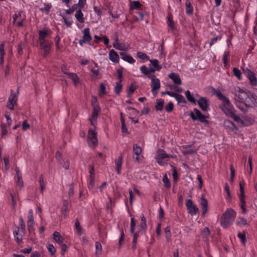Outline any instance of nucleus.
<instances>
[{"label": "nucleus", "mask_w": 257, "mask_h": 257, "mask_svg": "<svg viewBox=\"0 0 257 257\" xmlns=\"http://www.w3.org/2000/svg\"><path fill=\"white\" fill-rule=\"evenodd\" d=\"M215 94L217 98L221 101L219 105V108L225 114V115L231 118L237 123L243 124V121L236 114V110L231 104L229 99L224 96L220 90H216Z\"/></svg>", "instance_id": "f257e3e1"}, {"label": "nucleus", "mask_w": 257, "mask_h": 257, "mask_svg": "<svg viewBox=\"0 0 257 257\" xmlns=\"http://www.w3.org/2000/svg\"><path fill=\"white\" fill-rule=\"evenodd\" d=\"M236 213L232 208L226 210L221 217V225L223 227L230 226L234 221Z\"/></svg>", "instance_id": "f03ea898"}, {"label": "nucleus", "mask_w": 257, "mask_h": 257, "mask_svg": "<svg viewBox=\"0 0 257 257\" xmlns=\"http://www.w3.org/2000/svg\"><path fill=\"white\" fill-rule=\"evenodd\" d=\"M245 183L244 181L240 182L239 183V193H238L237 196L239 198V206L242 210V212L244 214L247 212V210L246 208V196L244 194V186Z\"/></svg>", "instance_id": "7ed1b4c3"}, {"label": "nucleus", "mask_w": 257, "mask_h": 257, "mask_svg": "<svg viewBox=\"0 0 257 257\" xmlns=\"http://www.w3.org/2000/svg\"><path fill=\"white\" fill-rule=\"evenodd\" d=\"M40 49L42 51V56L44 58L47 57L51 52L53 43L52 40H49L39 42Z\"/></svg>", "instance_id": "20e7f679"}, {"label": "nucleus", "mask_w": 257, "mask_h": 257, "mask_svg": "<svg viewBox=\"0 0 257 257\" xmlns=\"http://www.w3.org/2000/svg\"><path fill=\"white\" fill-rule=\"evenodd\" d=\"M238 100L244 102L246 105H251L254 103L255 99L251 93L243 90L242 92H241L240 96Z\"/></svg>", "instance_id": "39448f33"}, {"label": "nucleus", "mask_w": 257, "mask_h": 257, "mask_svg": "<svg viewBox=\"0 0 257 257\" xmlns=\"http://www.w3.org/2000/svg\"><path fill=\"white\" fill-rule=\"evenodd\" d=\"M190 116L193 120H198L201 122H207V116L203 114L201 111L196 108L193 109V111L190 113Z\"/></svg>", "instance_id": "423d86ee"}, {"label": "nucleus", "mask_w": 257, "mask_h": 257, "mask_svg": "<svg viewBox=\"0 0 257 257\" xmlns=\"http://www.w3.org/2000/svg\"><path fill=\"white\" fill-rule=\"evenodd\" d=\"M243 73L249 81V83L252 86L257 85V78L255 74L247 68L242 69Z\"/></svg>", "instance_id": "0eeeda50"}, {"label": "nucleus", "mask_w": 257, "mask_h": 257, "mask_svg": "<svg viewBox=\"0 0 257 257\" xmlns=\"http://www.w3.org/2000/svg\"><path fill=\"white\" fill-rule=\"evenodd\" d=\"M18 101V94L15 93L13 89L11 90V94L9 97L7 103V107L8 109L13 110L15 108V105L17 104Z\"/></svg>", "instance_id": "6e6552de"}, {"label": "nucleus", "mask_w": 257, "mask_h": 257, "mask_svg": "<svg viewBox=\"0 0 257 257\" xmlns=\"http://www.w3.org/2000/svg\"><path fill=\"white\" fill-rule=\"evenodd\" d=\"M185 205L187 207L188 213L191 215L194 216L199 212V208L196 204H194L191 199H187L185 202Z\"/></svg>", "instance_id": "1a4fd4ad"}, {"label": "nucleus", "mask_w": 257, "mask_h": 257, "mask_svg": "<svg viewBox=\"0 0 257 257\" xmlns=\"http://www.w3.org/2000/svg\"><path fill=\"white\" fill-rule=\"evenodd\" d=\"M197 103L200 109L203 111H208L210 110L209 107L210 102L208 98L205 97H200Z\"/></svg>", "instance_id": "9d476101"}, {"label": "nucleus", "mask_w": 257, "mask_h": 257, "mask_svg": "<svg viewBox=\"0 0 257 257\" xmlns=\"http://www.w3.org/2000/svg\"><path fill=\"white\" fill-rule=\"evenodd\" d=\"M52 33V31L49 28L44 29L38 31V40L39 42L49 40L47 39V37H50Z\"/></svg>", "instance_id": "9b49d317"}, {"label": "nucleus", "mask_w": 257, "mask_h": 257, "mask_svg": "<svg viewBox=\"0 0 257 257\" xmlns=\"http://www.w3.org/2000/svg\"><path fill=\"white\" fill-rule=\"evenodd\" d=\"M151 79V87L152 92L154 96H156L158 93V90L160 88V81L158 78L153 77Z\"/></svg>", "instance_id": "f8f14e48"}, {"label": "nucleus", "mask_w": 257, "mask_h": 257, "mask_svg": "<svg viewBox=\"0 0 257 257\" xmlns=\"http://www.w3.org/2000/svg\"><path fill=\"white\" fill-rule=\"evenodd\" d=\"M33 211L32 209L30 210L28 213V220L27 221V227L29 232L31 233L33 232L34 229L35 225V221L33 218Z\"/></svg>", "instance_id": "ddd939ff"}, {"label": "nucleus", "mask_w": 257, "mask_h": 257, "mask_svg": "<svg viewBox=\"0 0 257 257\" xmlns=\"http://www.w3.org/2000/svg\"><path fill=\"white\" fill-rule=\"evenodd\" d=\"M200 205L202 210V216H205L208 211V203L207 199L203 195L200 198Z\"/></svg>", "instance_id": "4468645a"}, {"label": "nucleus", "mask_w": 257, "mask_h": 257, "mask_svg": "<svg viewBox=\"0 0 257 257\" xmlns=\"http://www.w3.org/2000/svg\"><path fill=\"white\" fill-rule=\"evenodd\" d=\"M83 33V41L86 42V44L90 45V41L92 40V37L90 34V29L89 28H86L84 29Z\"/></svg>", "instance_id": "2eb2a0df"}, {"label": "nucleus", "mask_w": 257, "mask_h": 257, "mask_svg": "<svg viewBox=\"0 0 257 257\" xmlns=\"http://www.w3.org/2000/svg\"><path fill=\"white\" fill-rule=\"evenodd\" d=\"M109 59L114 63H118L119 60L118 54L113 49H111L109 51Z\"/></svg>", "instance_id": "dca6fc26"}, {"label": "nucleus", "mask_w": 257, "mask_h": 257, "mask_svg": "<svg viewBox=\"0 0 257 257\" xmlns=\"http://www.w3.org/2000/svg\"><path fill=\"white\" fill-rule=\"evenodd\" d=\"M168 77L171 79L174 82V83L176 85H181L182 83L181 80L179 75L174 72H172L170 73L168 75Z\"/></svg>", "instance_id": "f3484780"}, {"label": "nucleus", "mask_w": 257, "mask_h": 257, "mask_svg": "<svg viewBox=\"0 0 257 257\" xmlns=\"http://www.w3.org/2000/svg\"><path fill=\"white\" fill-rule=\"evenodd\" d=\"M120 55L121 56V59L130 64H133L135 63L136 60L131 55H127L124 52H120Z\"/></svg>", "instance_id": "a211bd4d"}, {"label": "nucleus", "mask_w": 257, "mask_h": 257, "mask_svg": "<svg viewBox=\"0 0 257 257\" xmlns=\"http://www.w3.org/2000/svg\"><path fill=\"white\" fill-rule=\"evenodd\" d=\"M191 145H183L182 146L181 152L184 155H192L196 153V150L192 149H188Z\"/></svg>", "instance_id": "6ab92c4d"}, {"label": "nucleus", "mask_w": 257, "mask_h": 257, "mask_svg": "<svg viewBox=\"0 0 257 257\" xmlns=\"http://www.w3.org/2000/svg\"><path fill=\"white\" fill-rule=\"evenodd\" d=\"M64 73L67 75L72 80L75 86L80 83V78L76 74L67 72H64Z\"/></svg>", "instance_id": "aec40b11"}, {"label": "nucleus", "mask_w": 257, "mask_h": 257, "mask_svg": "<svg viewBox=\"0 0 257 257\" xmlns=\"http://www.w3.org/2000/svg\"><path fill=\"white\" fill-rule=\"evenodd\" d=\"M122 163V155L121 154L116 160L115 164L117 174H120L121 170V166Z\"/></svg>", "instance_id": "412c9836"}, {"label": "nucleus", "mask_w": 257, "mask_h": 257, "mask_svg": "<svg viewBox=\"0 0 257 257\" xmlns=\"http://www.w3.org/2000/svg\"><path fill=\"white\" fill-rule=\"evenodd\" d=\"M137 57L140 59L142 63H145L150 60L149 56L142 52H137Z\"/></svg>", "instance_id": "4be33fe9"}, {"label": "nucleus", "mask_w": 257, "mask_h": 257, "mask_svg": "<svg viewBox=\"0 0 257 257\" xmlns=\"http://www.w3.org/2000/svg\"><path fill=\"white\" fill-rule=\"evenodd\" d=\"M170 155L166 154L164 150H161L156 155V160H163L165 158H169Z\"/></svg>", "instance_id": "5701e85b"}, {"label": "nucleus", "mask_w": 257, "mask_h": 257, "mask_svg": "<svg viewBox=\"0 0 257 257\" xmlns=\"http://www.w3.org/2000/svg\"><path fill=\"white\" fill-rule=\"evenodd\" d=\"M75 17L79 23H84L85 18L84 17V15L80 9H79L76 11V13L75 14Z\"/></svg>", "instance_id": "b1692460"}, {"label": "nucleus", "mask_w": 257, "mask_h": 257, "mask_svg": "<svg viewBox=\"0 0 257 257\" xmlns=\"http://www.w3.org/2000/svg\"><path fill=\"white\" fill-rule=\"evenodd\" d=\"M54 240L59 244L62 243L64 241V238L61 235L59 232L57 231L53 233Z\"/></svg>", "instance_id": "393cba45"}, {"label": "nucleus", "mask_w": 257, "mask_h": 257, "mask_svg": "<svg viewBox=\"0 0 257 257\" xmlns=\"http://www.w3.org/2000/svg\"><path fill=\"white\" fill-rule=\"evenodd\" d=\"M235 223L236 225L240 227L248 225L247 220L245 218L240 216L237 218Z\"/></svg>", "instance_id": "a878e982"}, {"label": "nucleus", "mask_w": 257, "mask_h": 257, "mask_svg": "<svg viewBox=\"0 0 257 257\" xmlns=\"http://www.w3.org/2000/svg\"><path fill=\"white\" fill-rule=\"evenodd\" d=\"M164 104V100L162 98L157 99L156 100V104L155 105V109L157 111H162L163 109Z\"/></svg>", "instance_id": "bb28decb"}, {"label": "nucleus", "mask_w": 257, "mask_h": 257, "mask_svg": "<svg viewBox=\"0 0 257 257\" xmlns=\"http://www.w3.org/2000/svg\"><path fill=\"white\" fill-rule=\"evenodd\" d=\"M5 55L4 43L0 44V64L3 65L4 63V57Z\"/></svg>", "instance_id": "cd10ccee"}, {"label": "nucleus", "mask_w": 257, "mask_h": 257, "mask_svg": "<svg viewBox=\"0 0 257 257\" xmlns=\"http://www.w3.org/2000/svg\"><path fill=\"white\" fill-rule=\"evenodd\" d=\"M210 230L207 227H205L201 231V235L204 241H207L210 236Z\"/></svg>", "instance_id": "c85d7f7f"}, {"label": "nucleus", "mask_w": 257, "mask_h": 257, "mask_svg": "<svg viewBox=\"0 0 257 257\" xmlns=\"http://www.w3.org/2000/svg\"><path fill=\"white\" fill-rule=\"evenodd\" d=\"M186 13L188 15H191L193 13V7L189 0H187L185 3Z\"/></svg>", "instance_id": "c756f323"}, {"label": "nucleus", "mask_w": 257, "mask_h": 257, "mask_svg": "<svg viewBox=\"0 0 257 257\" xmlns=\"http://www.w3.org/2000/svg\"><path fill=\"white\" fill-rule=\"evenodd\" d=\"M243 90L241 89L239 87H235L232 90V93L234 95L235 99L238 100L239 97L240 96L241 92H242Z\"/></svg>", "instance_id": "7c9ffc66"}, {"label": "nucleus", "mask_w": 257, "mask_h": 257, "mask_svg": "<svg viewBox=\"0 0 257 257\" xmlns=\"http://www.w3.org/2000/svg\"><path fill=\"white\" fill-rule=\"evenodd\" d=\"M243 90L241 89L239 87H235L232 90V93L234 95L235 99L238 100L239 97L240 96L241 92H242Z\"/></svg>", "instance_id": "2f4dec72"}, {"label": "nucleus", "mask_w": 257, "mask_h": 257, "mask_svg": "<svg viewBox=\"0 0 257 257\" xmlns=\"http://www.w3.org/2000/svg\"><path fill=\"white\" fill-rule=\"evenodd\" d=\"M185 95L187 100L192 103L196 104L197 101L194 97L191 95V92L189 90H187L185 92Z\"/></svg>", "instance_id": "473e14b6"}, {"label": "nucleus", "mask_w": 257, "mask_h": 257, "mask_svg": "<svg viewBox=\"0 0 257 257\" xmlns=\"http://www.w3.org/2000/svg\"><path fill=\"white\" fill-rule=\"evenodd\" d=\"M14 235L17 242L20 244L22 242L23 236L24 235H22V233L18 232L17 230L14 231Z\"/></svg>", "instance_id": "72a5a7b5"}, {"label": "nucleus", "mask_w": 257, "mask_h": 257, "mask_svg": "<svg viewBox=\"0 0 257 257\" xmlns=\"http://www.w3.org/2000/svg\"><path fill=\"white\" fill-rule=\"evenodd\" d=\"M142 6V4L139 1H134L130 3V9L132 10H138Z\"/></svg>", "instance_id": "f704fd0d"}, {"label": "nucleus", "mask_w": 257, "mask_h": 257, "mask_svg": "<svg viewBox=\"0 0 257 257\" xmlns=\"http://www.w3.org/2000/svg\"><path fill=\"white\" fill-rule=\"evenodd\" d=\"M39 183L40 187V192L43 194L44 191L45 189V183L44 182V177L41 175L39 179Z\"/></svg>", "instance_id": "c9c22d12"}, {"label": "nucleus", "mask_w": 257, "mask_h": 257, "mask_svg": "<svg viewBox=\"0 0 257 257\" xmlns=\"http://www.w3.org/2000/svg\"><path fill=\"white\" fill-rule=\"evenodd\" d=\"M26 43L24 41H21L18 46V53L21 56L23 54V49L26 47Z\"/></svg>", "instance_id": "e433bc0d"}, {"label": "nucleus", "mask_w": 257, "mask_h": 257, "mask_svg": "<svg viewBox=\"0 0 257 257\" xmlns=\"http://www.w3.org/2000/svg\"><path fill=\"white\" fill-rule=\"evenodd\" d=\"M87 142L90 147L94 148L98 145V140L97 138L87 139Z\"/></svg>", "instance_id": "4c0bfd02"}, {"label": "nucleus", "mask_w": 257, "mask_h": 257, "mask_svg": "<svg viewBox=\"0 0 257 257\" xmlns=\"http://www.w3.org/2000/svg\"><path fill=\"white\" fill-rule=\"evenodd\" d=\"M224 126L225 127L229 128L232 131H233L234 129H237V127L234 123L229 120H225L224 121Z\"/></svg>", "instance_id": "58836bf2"}, {"label": "nucleus", "mask_w": 257, "mask_h": 257, "mask_svg": "<svg viewBox=\"0 0 257 257\" xmlns=\"http://www.w3.org/2000/svg\"><path fill=\"white\" fill-rule=\"evenodd\" d=\"M175 98L177 101L178 103H179V104L183 103V105H182V106H184L186 103V101L185 98L181 94L178 93Z\"/></svg>", "instance_id": "ea45409f"}, {"label": "nucleus", "mask_w": 257, "mask_h": 257, "mask_svg": "<svg viewBox=\"0 0 257 257\" xmlns=\"http://www.w3.org/2000/svg\"><path fill=\"white\" fill-rule=\"evenodd\" d=\"M75 228L76 230L77 234L78 235H81L82 234V228L78 219H76V220L75 221Z\"/></svg>", "instance_id": "a19ab883"}, {"label": "nucleus", "mask_w": 257, "mask_h": 257, "mask_svg": "<svg viewBox=\"0 0 257 257\" xmlns=\"http://www.w3.org/2000/svg\"><path fill=\"white\" fill-rule=\"evenodd\" d=\"M100 107H93V111L91 114V117H93V119H97L98 113L100 111Z\"/></svg>", "instance_id": "79ce46f5"}, {"label": "nucleus", "mask_w": 257, "mask_h": 257, "mask_svg": "<svg viewBox=\"0 0 257 257\" xmlns=\"http://www.w3.org/2000/svg\"><path fill=\"white\" fill-rule=\"evenodd\" d=\"M162 181L164 183L165 187L166 188H170L171 187V183L170 180L168 179L166 174H165L163 178Z\"/></svg>", "instance_id": "37998d69"}, {"label": "nucleus", "mask_w": 257, "mask_h": 257, "mask_svg": "<svg viewBox=\"0 0 257 257\" xmlns=\"http://www.w3.org/2000/svg\"><path fill=\"white\" fill-rule=\"evenodd\" d=\"M230 56V53L228 50L225 51L222 57V61L224 66H226L228 64V58Z\"/></svg>", "instance_id": "c03bdc74"}, {"label": "nucleus", "mask_w": 257, "mask_h": 257, "mask_svg": "<svg viewBox=\"0 0 257 257\" xmlns=\"http://www.w3.org/2000/svg\"><path fill=\"white\" fill-rule=\"evenodd\" d=\"M68 211V203L67 201H63V207L61 210L62 213L64 215V217L67 216V213Z\"/></svg>", "instance_id": "a18cd8bd"}, {"label": "nucleus", "mask_w": 257, "mask_h": 257, "mask_svg": "<svg viewBox=\"0 0 257 257\" xmlns=\"http://www.w3.org/2000/svg\"><path fill=\"white\" fill-rule=\"evenodd\" d=\"M233 75L239 80H242V74L239 69L233 68L232 69Z\"/></svg>", "instance_id": "49530a36"}, {"label": "nucleus", "mask_w": 257, "mask_h": 257, "mask_svg": "<svg viewBox=\"0 0 257 257\" xmlns=\"http://www.w3.org/2000/svg\"><path fill=\"white\" fill-rule=\"evenodd\" d=\"M150 62L157 71H160L162 69V66L159 65V61L157 59L150 60Z\"/></svg>", "instance_id": "de8ad7c7"}, {"label": "nucleus", "mask_w": 257, "mask_h": 257, "mask_svg": "<svg viewBox=\"0 0 257 257\" xmlns=\"http://www.w3.org/2000/svg\"><path fill=\"white\" fill-rule=\"evenodd\" d=\"M88 172L89 173V178L95 179V173L93 165H89L88 166Z\"/></svg>", "instance_id": "09e8293b"}, {"label": "nucleus", "mask_w": 257, "mask_h": 257, "mask_svg": "<svg viewBox=\"0 0 257 257\" xmlns=\"http://www.w3.org/2000/svg\"><path fill=\"white\" fill-rule=\"evenodd\" d=\"M165 237L167 241H169L171 237V227L167 226L164 230Z\"/></svg>", "instance_id": "8fccbe9b"}, {"label": "nucleus", "mask_w": 257, "mask_h": 257, "mask_svg": "<svg viewBox=\"0 0 257 257\" xmlns=\"http://www.w3.org/2000/svg\"><path fill=\"white\" fill-rule=\"evenodd\" d=\"M236 106L242 111L245 112L246 111L247 107L250 106V105H246L244 102L239 101L238 103H236Z\"/></svg>", "instance_id": "3c124183"}, {"label": "nucleus", "mask_w": 257, "mask_h": 257, "mask_svg": "<svg viewBox=\"0 0 257 257\" xmlns=\"http://www.w3.org/2000/svg\"><path fill=\"white\" fill-rule=\"evenodd\" d=\"M97 138V133L92 128H89L87 136V139Z\"/></svg>", "instance_id": "603ef678"}, {"label": "nucleus", "mask_w": 257, "mask_h": 257, "mask_svg": "<svg viewBox=\"0 0 257 257\" xmlns=\"http://www.w3.org/2000/svg\"><path fill=\"white\" fill-rule=\"evenodd\" d=\"M121 80H119V82H117L114 87V92L116 94H119L122 89V84H121Z\"/></svg>", "instance_id": "864d4df0"}, {"label": "nucleus", "mask_w": 257, "mask_h": 257, "mask_svg": "<svg viewBox=\"0 0 257 257\" xmlns=\"http://www.w3.org/2000/svg\"><path fill=\"white\" fill-rule=\"evenodd\" d=\"M167 24L168 26L172 30L174 29L175 25L173 20V17L171 14H169L168 16Z\"/></svg>", "instance_id": "5fc2aeb1"}, {"label": "nucleus", "mask_w": 257, "mask_h": 257, "mask_svg": "<svg viewBox=\"0 0 257 257\" xmlns=\"http://www.w3.org/2000/svg\"><path fill=\"white\" fill-rule=\"evenodd\" d=\"M114 48L116 49L121 51H126L127 49L125 47L124 45L119 43H114L113 45Z\"/></svg>", "instance_id": "6e6d98bb"}, {"label": "nucleus", "mask_w": 257, "mask_h": 257, "mask_svg": "<svg viewBox=\"0 0 257 257\" xmlns=\"http://www.w3.org/2000/svg\"><path fill=\"white\" fill-rule=\"evenodd\" d=\"M52 7V5L50 4H44V7H42L40 9V10L43 12H46L47 14H48L50 9Z\"/></svg>", "instance_id": "4d7b16f0"}, {"label": "nucleus", "mask_w": 257, "mask_h": 257, "mask_svg": "<svg viewBox=\"0 0 257 257\" xmlns=\"http://www.w3.org/2000/svg\"><path fill=\"white\" fill-rule=\"evenodd\" d=\"M133 151L134 154L136 155L137 156H140V155L142 153V148L138 146L137 144H135L133 147Z\"/></svg>", "instance_id": "13d9d810"}, {"label": "nucleus", "mask_w": 257, "mask_h": 257, "mask_svg": "<svg viewBox=\"0 0 257 257\" xmlns=\"http://www.w3.org/2000/svg\"><path fill=\"white\" fill-rule=\"evenodd\" d=\"M62 18L64 23L67 27H69L71 26L73 24V20L71 18H67L65 16H63Z\"/></svg>", "instance_id": "bf43d9fd"}, {"label": "nucleus", "mask_w": 257, "mask_h": 257, "mask_svg": "<svg viewBox=\"0 0 257 257\" xmlns=\"http://www.w3.org/2000/svg\"><path fill=\"white\" fill-rule=\"evenodd\" d=\"M95 246L96 253L97 254H101L102 252V246L101 243L97 241L95 242Z\"/></svg>", "instance_id": "052dcab7"}, {"label": "nucleus", "mask_w": 257, "mask_h": 257, "mask_svg": "<svg viewBox=\"0 0 257 257\" xmlns=\"http://www.w3.org/2000/svg\"><path fill=\"white\" fill-rule=\"evenodd\" d=\"M47 249L51 255L55 254L56 249L53 244H49L47 246Z\"/></svg>", "instance_id": "680f3d73"}, {"label": "nucleus", "mask_w": 257, "mask_h": 257, "mask_svg": "<svg viewBox=\"0 0 257 257\" xmlns=\"http://www.w3.org/2000/svg\"><path fill=\"white\" fill-rule=\"evenodd\" d=\"M100 91L99 93V95L101 97L104 94H106V88L104 84L101 83L99 87Z\"/></svg>", "instance_id": "e2e57ef3"}, {"label": "nucleus", "mask_w": 257, "mask_h": 257, "mask_svg": "<svg viewBox=\"0 0 257 257\" xmlns=\"http://www.w3.org/2000/svg\"><path fill=\"white\" fill-rule=\"evenodd\" d=\"M141 72L145 75L147 76L148 78L149 76V69L146 65H143L140 67Z\"/></svg>", "instance_id": "0e129e2a"}, {"label": "nucleus", "mask_w": 257, "mask_h": 257, "mask_svg": "<svg viewBox=\"0 0 257 257\" xmlns=\"http://www.w3.org/2000/svg\"><path fill=\"white\" fill-rule=\"evenodd\" d=\"M222 38V35H219L216 37H215L211 39L210 43L209 45L210 47H211L213 45H214L215 43H216L218 41H219Z\"/></svg>", "instance_id": "69168bd1"}, {"label": "nucleus", "mask_w": 257, "mask_h": 257, "mask_svg": "<svg viewBox=\"0 0 257 257\" xmlns=\"http://www.w3.org/2000/svg\"><path fill=\"white\" fill-rule=\"evenodd\" d=\"M174 108V105L172 102H169L165 107V109L167 112H171Z\"/></svg>", "instance_id": "338daca9"}, {"label": "nucleus", "mask_w": 257, "mask_h": 257, "mask_svg": "<svg viewBox=\"0 0 257 257\" xmlns=\"http://www.w3.org/2000/svg\"><path fill=\"white\" fill-rule=\"evenodd\" d=\"M78 5H73L71 8L69 9H67L65 11L66 14L68 15H70L72 14L77 9Z\"/></svg>", "instance_id": "774afa93"}]
</instances>
